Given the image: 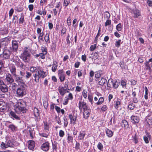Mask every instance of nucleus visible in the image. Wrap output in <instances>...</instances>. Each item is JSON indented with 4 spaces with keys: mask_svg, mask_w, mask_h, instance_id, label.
Wrapping results in <instances>:
<instances>
[{
    "mask_svg": "<svg viewBox=\"0 0 152 152\" xmlns=\"http://www.w3.org/2000/svg\"><path fill=\"white\" fill-rule=\"evenodd\" d=\"M42 29L41 28H37V32L38 35L44 34L43 31L42 32Z\"/></svg>",
    "mask_w": 152,
    "mask_h": 152,
    "instance_id": "nucleus-56",
    "label": "nucleus"
},
{
    "mask_svg": "<svg viewBox=\"0 0 152 152\" xmlns=\"http://www.w3.org/2000/svg\"><path fill=\"white\" fill-rule=\"evenodd\" d=\"M18 47V44L17 42L15 40H13L12 42V49L14 50H16Z\"/></svg>",
    "mask_w": 152,
    "mask_h": 152,
    "instance_id": "nucleus-23",
    "label": "nucleus"
},
{
    "mask_svg": "<svg viewBox=\"0 0 152 152\" xmlns=\"http://www.w3.org/2000/svg\"><path fill=\"white\" fill-rule=\"evenodd\" d=\"M26 102L23 100H19L14 105V110L18 113H19L20 112L24 113L26 111Z\"/></svg>",
    "mask_w": 152,
    "mask_h": 152,
    "instance_id": "nucleus-1",
    "label": "nucleus"
},
{
    "mask_svg": "<svg viewBox=\"0 0 152 152\" xmlns=\"http://www.w3.org/2000/svg\"><path fill=\"white\" fill-rule=\"evenodd\" d=\"M69 0H64L63 5L66 7H67L70 3Z\"/></svg>",
    "mask_w": 152,
    "mask_h": 152,
    "instance_id": "nucleus-42",
    "label": "nucleus"
},
{
    "mask_svg": "<svg viewBox=\"0 0 152 152\" xmlns=\"http://www.w3.org/2000/svg\"><path fill=\"white\" fill-rule=\"evenodd\" d=\"M147 122L149 125H151L152 124V119L151 118H148L146 119Z\"/></svg>",
    "mask_w": 152,
    "mask_h": 152,
    "instance_id": "nucleus-59",
    "label": "nucleus"
},
{
    "mask_svg": "<svg viewBox=\"0 0 152 152\" xmlns=\"http://www.w3.org/2000/svg\"><path fill=\"white\" fill-rule=\"evenodd\" d=\"M86 135V132L84 131H81L80 132L78 137V140H82L83 139Z\"/></svg>",
    "mask_w": 152,
    "mask_h": 152,
    "instance_id": "nucleus-24",
    "label": "nucleus"
},
{
    "mask_svg": "<svg viewBox=\"0 0 152 152\" xmlns=\"http://www.w3.org/2000/svg\"><path fill=\"white\" fill-rule=\"evenodd\" d=\"M83 110V117L85 119H87L91 113V110L89 108H88Z\"/></svg>",
    "mask_w": 152,
    "mask_h": 152,
    "instance_id": "nucleus-13",
    "label": "nucleus"
},
{
    "mask_svg": "<svg viewBox=\"0 0 152 152\" xmlns=\"http://www.w3.org/2000/svg\"><path fill=\"white\" fill-rule=\"evenodd\" d=\"M88 92L86 90H83L82 92V94L83 97L85 99H86L88 96Z\"/></svg>",
    "mask_w": 152,
    "mask_h": 152,
    "instance_id": "nucleus-40",
    "label": "nucleus"
},
{
    "mask_svg": "<svg viewBox=\"0 0 152 152\" xmlns=\"http://www.w3.org/2000/svg\"><path fill=\"white\" fill-rule=\"evenodd\" d=\"M121 39H119L115 42V45L117 48H119L121 44Z\"/></svg>",
    "mask_w": 152,
    "mask_h": 152,
    "instance_id": "nucleus-51",
    "label": "nucleus"
},
{
    "mask_svg": "<svg viewBox=\"0 0 152 152\" xmlns=\"http://www.w3.org/2000/svg\"><path fill=\"white\" fill-rule=\"evenodd\" d=\"M116 28L118 31H120L122 30V26L120 23L116 26Z\"/></svg>",
    "mask_w": 152,
    "mask_h": 152,
    "instance_id": "nucleus-53",
    "label": "nucleus"
},
{
    "mask_svg": "<svg viewBox=\"0 0 152 152\" xmlns=\"http://www.w3.org/2000/svg\"><path fill=\"white\" fill-rule=\"evenodd\" d=\"M28 147L29 149L32 150L34 149L35 146V143L33 140H29L28 142Z\"/></svg>",
    "mask_w": 152,
    "mask_h": 152,
    "instance_id": "nucleus-16",
    "label": "nucleus"
},
{
    "mask_svg": "<svg viewBox=\"0 0 152 152\" xmlns=\"http://www.w3.org/2000/svg\"><path fill=\"white\" fill-rule=\"evenodd\" d=\"M20 15L21 17L19 20V23L20 24H23L24 21L23 14V13H21Z\"/></svg>",
    "mask_w": 152,
    "mask_h": 152,
    "instance_id": "nucleus-34",
    "label": "nucleus"
},
{
    "mask_svg": "<svg viewBox=\"0 0 152 152\" xmlns=\"http://www.w3.org/2000/svg\"><path fill=\"white\" fill-rule=\"evenodd\" d=\"M7 109V104L3 102L0 101V111L2 112L5 111Z\"/></svg>",
    "mask_w": 152,
    "mask_h": 152,
    "instance_id": "nucleus-15",
    "label": "nucleus"
},
{
    "mask_svg": "<svg viewBox=\"0 0 152 152\" xmlns=\"http://www.w3.org/2000/svg\"><path fill=\"white\" fill-rule=\"evenodd\" d=\"M39 134L40 136L46 138L48 137L49 135V134L45 133H39Z\"/></svg>",
    "mask_w": 152,
    "mask_h": 152,
    "instance_id": "nucleus-48",
    "label": "nucleus"
},
{
    "mask_svg": "<svg viewBox=\"0 0 152 152\" xmlns=\"http://www.w3.org/2000/svg\"><path fill=\"white\" fill-rule=\"evenodd\" d=\"M122 126L124 127L126 129L128 128L129 125L128 122L125 120H124L122 121Z\"/></svg>",
    "mask_w": 152,
    "mask_h": 152,
    "instance_id": "nucleus-31",
    "label": "nucleus"
},
{
    "mask_svg": "<svg viewBox=\"0 0 152 152\" xmlns=\"http://www.w3.org/2000/svg\"><path fill=\"white\" fill-rule=\"evenodd\" d=\"M139 120V118L136 116L133 115L131 117V121L134 124L138 123Z\"/></svg>",
    "mask_w": 152,
    "mask_h": 152,
    "instance_id": "nucleus-21",
    "label": "nucleus"
},
{
    "mask_svg": "<svg viewBox=\"0 0 152 152\" xmlns=\"http://www.w3.org/2000/svg\"><path fill=\"white\" fill-rule=\"evenodd\" d=\"M98 148L100 151H102L103 148V145L100 142H99L97 145Z\"/></svg>",
    "mask_w": 152,
    "mask_h": 152,
    "instance_id": "nucleus-47",
    "label": "nucleus"
},
{
    "mask_svg": "<svg viewBox=\"0 0 152 152\" xmlns=\"http://www.w3.org/2000/svg\"><path fill=\"white\" fill-rule=\"evenodd\" d=\"M114 81L112 79H109L107 84V87L109 88H112L113 87V85L114 83Z\"/></svg>",
    "mask_w": 152,
    "mask_h": 152,
    "instance_id": "nucleus-28",
    "label": "nucleus"
},
{
    "mask_svg": "<svg viewBox=\"0 0 152 152\" xmlns=\"http://www.w3.org/2000/svg\"><path fill=\"white\" fill-rule=\"evenodd\" d=\"M50 34L46 33L44 37V39L46 44L50 43L49 37Z\"/></svg>",
    "mask_w": 152,
    "mask_h": 152,
    "instance_id": "nucleus-26",
    "label": "nucleus"
},
{
    "mask_svg": "<svg viewBox=\"0 0 152 152\" xmlns=\"http://www.w3.org/2000/svg\"><path fill=\"white\" fill-rule=\"evenodd\" d=\"M69 118L71 122H72L74 124H75L77 116L75 115L73 116L72 114H69Z\"/></svg>",
    "mask_w": 152,
    "mask_h": 152,
    "instance_id": "nucleus-27",
    "label": "nucleus"
},
{
    "mask_svg": "<svg viewBox=\"0 0 152 152\" xmlns=\"http://www.w3.org/2000/svg\"><path fill=\"white\" fill-rule=\"evenodd\" d=\"M14 77L15 81L19 84L24 83V79L22 77H20L18 75H16L14 76Z\"/></svg>",
    "mask_w": 152,
    "mask_h": 152,
    "instance_id": "nucleus-10",
    "label": "nucleus"
},
{
    "mask_svg": "<svg viewBox=\"0 0 152 152\" xmlns=\"http://www.w3.org/2000/svg\"><path fill=\"white\" fill-rule=\"evenodd\" d=\"M62 86H59L58 88L59 93L62 96H64L66 92V89H65Z\"/></svg>",
    "mask_w": 152,
    "mask_h": 152,
    "instance_id": "nucleus-22",
    "label": "nucleus"
},
{
    "mask_svg": "<svg viewBox=\"0 0 152 152\" xmlns=\"http://www.w3.org/2000/svg\"><path fill=\"white\" fill-rule=\"evenodd\" d=\"M145 94L144 95L145 98L146 99H148V90L146 86H145Z\"/></svg>",
    "mask_w": 152,
    "mask_h": 152,
    "instance_id": "nucleus-46",
    "label": "nucleus"
},
{
    "mask_svg": "<svg viewBox=\"0 0 152 152\" xmlns=\"http://www.w3.org/2000/svg\"><path fill=\"white\" fill-rule=\"evenodd\" d=\"M10 52L8 50H5L3 52V56L5 59H8L10 58Z\"/></svg>",
    "mask_w": 152,
    "mask_h": 152,
    "instance_id": "nucleus-20",
    "label": "nucleus"
},
{
    "mask_svg": "<svg viewBox=\"0 0 152 152\" xmlns=\"http://www.w3.org/2000/svg\"><path fill=\"white\" fill-rule=\"evenodd\" d=\"M50 147V143L48 141H46L42 144L41 148L43 151L47 152L49 150Z\"/></svg>",
    "mask_w": 152,
    "mask_h": 152,
    "instance_id": "nucleus-9",
    "label": "nucleus"
},
{
    "mask_svg": "<svg viewBox=\"0 0 152 152\" xmlns=\"http://www.w3.org/2000/svg\"><path fill=\"white\" fill-rule=\"evenodd\" d=\"M1 147L2 149L8 147H12L14 145L13 142L10 140H8L4 143L2 142L1 144Z\"/></svg>",
    "mask_w": 152,
    "mask_h": 152,
    "instance_id": "nucleus-6",
    "label": "nucleus"
},
{
    "mask_svg": "<svg viewBox=\"0 0 152 152\" xmlns=\"http://www.w3.org/2000/svg\"><path fill=\"white\" fill-rule=\"evenodd\" d=\"M64 127H65L67 126L68 122L66 117L64 116L63 118Z\"/></svg>",
    "mask_w": 152,
    "mask_h": 152,
    "instance_id": "nucleus-45",
    "label": "nucleus"
},
{
    "mask_svg": "<svg viewBox=\"0 0 152 152\" xmlns=\"http://www.w3.org/2000/svg\"><path fill=\"white\" fill-rule=\"evenodd\" d=\"M133 13L134 14V17L135 18H138L140 15V11L137 9H134L133 10Z\"/></svg>",
    "mask_w": 152,
    "mask_h": 152,
    "instance_id": "nucleus-25",
    "label": "nucleus"
},
{
    "mask_svg": "<svg viewBox=\"0 0 152 152\" xmlns=\"http://www.w3.org/2000/svg\"><path fill=\"white\" fill-rule=\"evenodd\" d=\"M30 54L29 52L25 50L23 53L21 54V58L24 62L28 61L29 60Z\"/></svg>",
    "mask_w": 152,
    "mask_h": 152,
    "instance_id": "nucleus-4",
    "label": "nucleus"
},
{
    "mask_svg": "<svg viewBox=\"0 0 152 152\" xmlns=\"http://www.w3.org/2000/svg\"><path fill=\"white\" fill-rule=\"evenodd\" d=\"M106 133L107 136L109 137H111L113 135V132L108 129H107Z\"/></svg>",
    "mask_w": 152,
    "mask_h": 152,
    "instance_id": "nucleus-32",
    "label": "nucleus"
},
{
    "mask_svg": "<svg viewBox=\"0 0 152 152\" xmlns=\"http://www.w3.org/2000/svg\"><path fill=\"white\" fill-rule=\"evenodd\" d=\"M26 94V87L24 86H20L16 90V95L17 97H21Z\"/></svg>",
    "mask_w": 152,
    "mask_h": 152,
    "instance_id": "nucleus-3",
    "label": "nucleus"
},
{
    "mask_svg": "<svg viewBox=\"0 0 152 152\" xmlns=\"http://www.w3.org/2000/svg\"><path fill=\"white\" fill-rule=\"evenodd\" d=\"M30 71L32 73L35 72L37 70V68L35 66H32L30 68Z\"/></svg>",
    "mask_w": 152,
    "mask_h": 152,
    "instance_id": "nucleus-62",
    "label": "nucleus"
},
{
    "mask_svg": "<svg viewBox=\"0 0 152 152\" xmlns=\"http://www.w3.org/2000/svg\"><path fill=\"white\" fill-rule=\"evenodd\" d=\"M9 69L11 74L14 76L16 74V69L15 66L13 64H10Z\"/></svg>",
    "mask_w": 152,
    "mask_h": 152,
    "instance_id": "nucleus-17",
    "label": "nucleus"
},
{
    "mask_svg": "<svg viewBox=\"0 0 152 152\" xmlns=\"http://www.w3.org/2000/svg\"><path fill=\"white\" fill-rule=\"evenodd\" d=\"M110 15L108 12L106 11L104 12V17L105 18L108 19L110 18Z\"/></svg>",
    "mask_w": 152,
    "mask_h": 152,
    "instance_id": "nucleus-37",
    "label": "nucleus"
},
{
    "mask_svg": "<svg viewBox=\"0 0 152 152\" xmlns=\"http://www.w3.org/2000/svg\"><path fill=\"white\" fill-rule=\"evenodd\" d=\"M111 21L110 20L107 19L105 23V26H107L111 24Z\"/></svg>",
    "mask_w": 152,
    "mask_h": 152,
    "instance_id": "nucleus-64",
    "label": "nucleus"
},
{
    "mask_svg": "<svg viewBox=\"0 0 152 152\" xmlns=\"http://www.w3.org/2000/svg\"><path fill=\"white\" fill-rule=\"evenodd\" d=\"M136 88H134L133 89H132V97H136V96L137 91L136 90Z\"/></svg>",
    "mask_w": 152,
    "mask_h": 152,
    "instance_id": "nucleus-52",
    "label": "nucleus"
},
{
    "mask_svg": "<svg viewBox=\"0 0 152 152\" xmlns=\"http://www.w3.org/2000/svg\"><path fill=\"white\" fill-rule=\"evenodd\" d=\"M5 81L8 84H11L14 81L12 75L10 74H7L6 75Z\"/></svg>",
    "mask_w": 152,
    "mask_h": 152,
    "instance_id": "nucleus-11",
    "label": "nucleus"
},
{
    "mask_svg": "<svg viewBox=\"0 0 152 152\" xmlns=\"http://www.w3.org/2000/svg\"><path fill=\"white\" fill-rule=\"evenodd\" d=\"M44 129L46 132L48 131L49 130V127L47 123H44Z\"/></svg>",
    "mask_w": 152,
    "mask_h": 152,
    "instance_id": "nucleus-61",
    "label": "nucleus"
},
{
    "mask_svg": "<svg viewBox=\"0 0 152 152\" xmlns=\"http://www.w3.org/2000/svg\"><path fill=\"white\" fill-rule=\"evenodd\" d=\"M10 84H11L10 86L11 87L12 89L13 90H15L17 86L16 83L13 82Z\"/></svg>",
    "mask_w": 152,
    "mask_h": 152,
    "instance_id": "nucleus-38",
    "label": "nucleus"
},
{
    "mask_svg": "<svg viewBox=\"0 0 152 152\" xmlns=\"http://www.w3.org/2000/svg\"><path fill=\"white\" fill-rule=\"evenodd\" d=\"M79 108L80 110L83 109V110L88 108L86 102L83 101H80L78 104Z\"/></svg>",
    "mask_w": 152,
    "mask_h": 152,
    "instance_id": "nucleus-12",
    "label": "nucleus"
},
{
    "mask_svg": "<svg viewBox=\"0 0 152 152\" xmlns=\"http://www.w3.org/2000/svg\"><path fill=\"white\" fill-rule=\"evenodd\" d=\"M43 106L45 109H47L48 107V102L46 100H44L43 101Z\"/></svg>",
    "mask_w": 152,
    "mask_h": 152,
    "instance_id": "nucleus-55",
    "label": "nucleus"
},
{
    "mask_svg": "<svg viewBox=\"0 0 152 152\" xmlns=\"http://www.w3.org/2000/svg\"><path fill=\"white\" fill-rule=\"evenodd\" d=\"M107 80L106 79L102 77L101 80L99 81L98 84L101 86H103L107 83Z\"/></svg>",
    "mask_w": 152,
    "mask_h": 152,
    "instance_id": "nucleus-30",
    "label": "nucleus"
},
{
    "mask_svg": "<svg viewBox=\"0 0 152 152\" xmlns=\"http://www.w3.org/2000/svg\"><path fill=\"white\" fill-rule=\"evenodd\" d=\"M120 84V82L116 80H115L114 82V83L113 85V88L114 89H116L118 88Z\"/></svg>",
    "mask_w": 152,
    "mask_h": 152,
    "instance_id": "nucleus-33",
    "label": "nucleus"
},
{
    "mask_svg": "<svg viewBox=\"0 0 152 152\" xmlns=\"http://www.w3.org/2000/svg\"><path fill=\"white\" fill-rule=\"evenodd\" d=\"M88 99L89 102H91V104H93V101L92 96L90 95H88Z\"/></svg>",
    "mask_w": 152,
    "mask_h": 152,
    "instance_id": "nucleus-50",
    "label": "nucleus"
},
{
    "mask_svg": "<svg viewBox=\"0 0 152 152\" xmlns=\"http://www.w3.org/2000/svg\"><path fill=\"white\" fill-rule=\"evenodd\" d=\"M121 104V100L119 98H117L115 101L114 107L116 109L120 108Z\"/></svg>",
    "mask_w": 152,
    "mask_h": 152,
    "instance_id": "nucleus-18",
    "label": "nucleus"
},
{
    "mask_svg": "<svg viewBox=\"0 0 152 152\" xmlns=\"http://www.w3.org/2000/svg\"><path fill=\"white\" fill-rule=\"evenodd\" d=\"M67 142L70 144L72 143L73 140V137L69 133L67 134Z\"/></svg>",
    "mask_w": 152,
    "mask_h": 152,
    "instance_id": "nucleus-29",
    "label": "nucleus"
},
{
    "mask_svg": "<svg viewBox=\"0 0 152 152\" xmlns=\"http://www.w3.org/2000/svg\"><path fill=\"white\" fill-rule=\"evenodd\" d=\"M37 72L34 75V76L35 78V81L38 83L39 81L40 78H44L46 76L47 74L46 72H44L40 69L38 68Z\"/></svg>",
    "mask_w": 152,
    "mask_h": 152,
    "instance_id": "nucleus-2",
    "label": "nucleus"
},
{
    "mask_svg": "<svg viewBox=\"0 0 152 152\" xmlns=\"http://www.w3.org/2000/svg\"><path fill=\"white\" fill-rule=\"evenodd\" d=\"M104 99L103 97H100L99 98L98 101L97 102L95 103L97 105H99L102 104L104 102Z\"/></svg>",
    "mask_w": 152,
    "mask_h": 152,
    "instance_id": "nucleus-35",
    "label": "nucleus"
},
{
    "mask_svg": "<svg viewBox=\"0 0 152 152\" xmlns=\"http://www.w3.org/2000/svg\"><path fill=\"white\" fill-rule=\"evenodd\" d=\"M9 115L13 119H15L17 120H20V118L17 115L15 112L12 111L10 112Z\"/></svg>",
    "mask_w": 152,
    "mask_h": 152,
    "instance_id": "nucleus-19",
    "label": "nucleus"
},
{
    "mask_svg": "<svg viewBox=\"0 0 152 152\" xmlns=\"http://www.w3.org/2000/svg\"><path fill=\"white\" fill-rule=\"evenodd\" d=\"M108 108L106 105H103L101 108V110L102 112H104Z\"/></svg>",
    "mask_w": 152,
    "mask_h": 152,
    "instance_id": "nucleus-58",
    "label": "nucleus"
},
{
    "mask_svg": "<svg viewBox=\"0 0 152 152\" xmlns=\"http://www.w3.org/2000/svg\"><path fill=\"white\" fill-rule=\"evenodd\" d=\"M95 77L96 78H99L101 76V74L98 72H95Z\"/></svg>",
    "mask_w": 152,
    "mask_h": 152,
    "instance_id": "nucleus-63",
    "label": "nucleus"
},
{
    "mask_svg": "<svg viewBox=\"0 0 152 152\" xmlns=\"http://www.w3.org/2000/svg\"><path fill=\"white\" fill-rule=\"evenodd\" d=\"M41 49L42 53H45V54H47V48L45 46H42L41 48Z\"/></svg>",
    "mask_w": 152,
    "mask_h": 152,
    "instance_id": "nucleus-43",
    "label": "nucleus"
},
{
    "mask_svg": "<svg viewBox=\"0 0 152 152\" xmlns=\"http://www.w3.org/2000/svg\"><path fill=\"white\" fill-rule=\"evenodd\" d=\"M25 69H21V70L20 72V75L22 76H24L26 73V71L25 70Z\"/></svg>",
    "mask_w": 152,
    "mask_h": 152,
    "instance_id": "nucleus-39",
    "label": "nucleus"
},
{
    "mask_svg": "<svg viewBox=\"0 0 152 152\" xmlns=\"http://www.w3.org/2000/svg\"><path fill=\"white\" fill-rule=\"evenodd\" d=\"M59 78L61 82H63L65 79V75L63 69H59L58 72Z\"/></svg>",
    "mask_w": 152,
    "mask_h": 152,
    "instance_id": "nucleus-7",
    "label": "nucleus"
},
{
    "mask_svg": "<svg viewBox=\"0 0 152 152\" xmlns=\"http://www.w3.org/2000/svg\"><path fill=\"white\" fill-rule=\"evenodd\" d=\"M128 108L130 110H132L135 107V105L132 103H130L129 104L128 106Z\"/></svg>",
    "mask_w": 152,
    "mask_h": 152,
    "instance_id": "nucleus-44",
    "label": "nucleus"
},
{
    "mask_svg": "<svg viewBox=\"0 0 152 152\" xmlns=\"http://www.w3.org/2000/svg\"><path fill=\"white\" fill-rule=\"evenodd\" d=\"M91 55H93L92 56V59L95 60L97 59L98 57V54L96 52L94 53Z\"/></svg>",
    "mask_w": 152,
    "mask_h": 152,
    "instance_id": "nucleus-41",
    "label": "nucleus"
},
{
    "mask_svg": "<svg viewBox=\"0 0 152 152\" xmlns=\"http://www.w3.org/2000/svg\"><path fill=\"white\" fill-rule=\"evenodd\" d=\"M0 90L2 92L4 93L7 92L8 91V87L1 80H0Z\"/></svg>",
    "mask_w": 152,
    "mask_h": 152,
    "instance_id": "nucleus-8",
    "label": "nucleus"
},
{
    "mask_svg": "<svg viewBox=\"0 0 152 152\" xmlns=\"http://www.w3.org/2000/svg\"><path fill=\"white\" fill-rule=\"evenodd\" d=\"M34 115L37 118L39 116V113L38 109L37 108H34ZM36 119H37L36 118Z\"/></svg>",
    "mask_w": 152,
    "mask_h": 152,
    "instance_id": "nucleus-36",
    "label": "nucleus"
},
{
    "mask_svg": "<svg viewBox=\"0 0 152 152\" xmlns=\"http://www.w3.org/2000/svg\"><path fill=\"white\" fill-rule=\"evenodd\" d=\"M47 2V0H41L40 2V6H43L45 4H46Z\"/></svg>",
    "mask_w": 152,
    "mask_h": 152,
    "instance_id": "nucleus-54",
    "label": "nucleus"
},
{
    "mask_svg": "<svg viewBox=\"0 0 152 152\" xmlns=\"http://www.w3.org/2000/svg\"><path fill=\"white\" fill-rule=\"evenodd\" d=\"M132 140L135 144L138 143L139 141V136L136 133L132 134Z\"/></svg>",
    "mask_w": 152,
    "mask_h": 152,
    "instance_id": "nucleus-14",
    "label": "nucleus"
},
{
    "mask_svg": "<svg viewBox=\"0 0 152 152\" xmlns=\"http://www.w3.org/2000/svg\"><path fill=\"white\" fill-rule=\"evenodd\" d=\"M121 84L123 88H126V83L125 80H121Z\"/></svg>",
    "mask_w": 152,
    "mask_h": 152,
    "instance_id": "nucleus-60",
    "label": "nucleus"
},
{
    "mask_svg": "<svg viewBox=\"0 0 152 152\" xmlns=\"http://www.w3.org/2000/svg\"><path fill=\"white\" fill-rule=\"evenodd\" d=\"M6 126L8 127L9 129L12 132H15L18 130L17 126L9 121L7 122V124Z\"/></svg>",
    "mask_w": 152,
    "mask_h": 152,
    "instance_id": "nucleus-5",
    "label": "nucleus"
},
{
    "mask_svg": "<svg viewBox=\"0 0 152 152\" xmlns=\"http://www.w3.org/2000/svg\"><path fill=\"white\" fill-rule=\"evenodd\" d=\"M96 44H94L91 46L90 48V50L91 51L94 50L96 47Z\"/></svg>",
    "mask_w": 152,
    "mask_h": 152,
    "instance_id": "nucleus-49",
    "label": "nucleus"
},
{
    "mask_svg": "<svg viewBox=\"0 0 152 152\" xmlns=\"http://www.w3.org/2000/svg\"><path fill=\"white\" fill-rule=\"evenodd\" d=\"M65 135V133L64 131L61 130L59 131V136L61 137H63Z\"/></svg>",
    "mask_w": 152,
    "mask_h": 152,
    "instance_id": "nucleus-57",
    "label": "nucleus"
}]
</instances>
